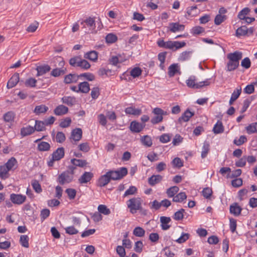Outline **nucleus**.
I'll list each match as a JSON object with an SVG mask.
<instances>
[{
	"mask_svg": "<svg viewBox=\"0 0 257 257\" xmlns=\"http://www.w3.org/2000/svg\"><path fill=\"white\" fill-rule=\"evenodd\" d=\"M143 200L140 197H134L129 199L127 202V206L130 209L131 213L135 214L137 210L141 209Z\"/></svg>",
	"mask_w": 257,
	"mask_h": 257,
	"instance_id": "nucleus-1",
	"label": "nucleus"
},
{
	"mask_svg": "<svg viewBox=\"0 0 257 257\" xmlns=\"http://www.w3.org/2000/svg\"><path fill=\"white\" fill-rule=\"evenodd\" d=\"M110 180H117L122 179L127 174V170L125 167L120 168L117 170H110L106 172Z\"/></svg>",
	"mask_w": 257,
	"mask_h": 257,
	"instance_id": "nucleus-2",
	"label": "nucleus"
},
{
	"mask_svg": "<svg viewBox=\"0 0 257 257\" xmlns=\"http://www.w3.org/2000/svg\"><path fill=\"white\" fill-rule=\"evenodd\" d=\"M65 155L64 149L63 147L58 148L52 154L51 159L48 162V166L52 167L55 161H58L62 159Z\"/></svg>",
	"mask_w": 257,
	"mask_h": 257,
	"instance_id": "nucleus-3",
	"label": "nucleus"
},
{
	"mask_svg": "<svg viewBox=\"0 0 257 257\" xmlns=\"http://www.w3.org/2000/svg\"><path fill=\"white\" fill-rule=\"evenodd\" d=\"M73 179V176L66 171L59 175L58 181L61 185L70 183Z\"/></svg>",
	"mask_w": 257,
	"mask_h": 257,
	"instance_id": "nucleus-4",
	"label": "nucleus"
},
{
	"mask_svg": "<svg viewBox=\"0 0 257 257\" xmlns=\"http://www.w3.org/2000/svg\"><path fill=\"white\" fill-rule=\"evenodd\" d=\"M186 43L184 42L179 41H169L166 42L165 48L169 49L172 50H176L185 46Z\"/></svg>",
	"mask_w": 257,
	"mask_h": 257,
	"instance_id": "nucleus-5",
	"label": "nucleus"
},
{
	"mask_svg": "<svg viewBox=\"0 0 257 257\" xmlns=\"http://www.w3.org/2000/svg\"><path fill=\"white\" fill-rule=\"evenodd\" d=\"M10 200L14 204L20 205L25 202L26 197L21 194L13 193L10 195Z\"/></svg>",
	"mask_w": 257,
	"mask_h": 257,
	"instance_id": "nucleus-6",
	"label": "nucleus"
},
{
	"mask_svg": "<svg viewBox=\"0 0 257 257\" xmlns=\"http://www.w3.org/2000/svg\"><path fill=\"white\" fill-rule=\"evenodd\" d=\"M242 57V53L240 51H235L233 53H228L227 55V58L233 61L234 62H237L239 63V60L241 59Z\"/></svg>",
	"mask_w": 257,
	"mask_h": 257,
	"instance_id": "nucleus-7",
	"label": "nucleus"
},
{
	"mask_svg": "<svg viewBox=\"0 0 257 257\" xmlns=\"http://www.w3.org/2000/svg\"><path fill=\"white\" fill-rule=\"evenodd\" d=\"M242 210V208L236 202L230 205L229 207L230 213L236 216H238L241 214Z\"/></svg>",
	"mask_w": 257,
	"mask_h": 257,
	"instance_id": "nucleus-8",
	"label": "nucleus"
},
{
	"mask_svg": "<svg viewBox=\"0 0 257 257\" xmlns=\"http://www.w3.org/2000/svg\"><path fill=\"white\" fill-rule=\"evenodd\" d=\"M185 26L179 23H171L169 24V29L173 33L182 31L184 30Z\"/></svg>",
	"mask_w": 257,
	"mask_h": 257,
	"instance_id": "nucleus-9",
	"label": "nucleus"
},
{
	"mask_svg": "<svg viewBox=\"0 0 257 257\" xmlns=\"http://www.w3.org/2000/svg\"><path fill=\"white\" fill-rule=\"evenodd\" d=\"M82 131L80 128H76L72 130L71 134L70 139L74 141H79L82 138Z\"/></svg>",
	"mask_w": 257,
	"mask_h": 257,
	"instance_id": "nucleus-10",
	"label": "nucleus"
},
{
	"mask_svg": "<svg viewBox=\"0 0 257 257\" xmlns=\"http://www.w3.org/2000/svg\"><path fill=\"white\" fill-rule=\"evenodd\" d=\"M19 79V74L18 73H15L8 82V88H12L15 86L18 83Z\"/></svg>",
	"mask_w": 257,
	"mask_h": 257,
	"instance_id": "nucleus-11",
	"label": "nucleus"
},
{
	"mask_svg": "<svg viewBox=\"0 0 257 257\" xmlns=\"http://www.w3.org/2000/svg\"><path fill=\"white\" fill-rule=\"evenodd\" d=\"M193 116V112L190 111L189 109H187L180 116L178 122L180 124H182L183 122H187L189 120L190 118Z\"/></svg>",
	"mask_w": 257,
	"mask_h": 257,
	"instance_id": "nucleus-12",
	"label": "nucleus"
},
{
	"mask_svg": "<svg viewBox=\"0 0 257 257\" xmlns=\"http://www.w3.org/2000/svg\"><path fill=\"white\" fill-rule=\"evenodd\" d=\"M93 177V174L92 173L90 172H85L78 179V181L80 184L86 183L90 181Z\"/></svg>",
	"mask_w": 257,
	"mask_h": 257,
	"instance_id": "nucleus-13",
	"label": "nucleus"
},
{
	"mask_svg": "<svg viewBox=\"0 0 257 257\" xmlns=\"http://www.w3.org/2000/svg\"><path fill=\"white\" fill-rule=\"evenodd\" d=\"M79 78V75L76 74H69L67 75L64 78V82L66 84H69L71 83H75Z\"/></svg>",
	"mask_w": 257,
	"mask_h": 257,
	"instance_id": "nucleus-14",
	"label": "nucleus"
},
{
	"mask_svg": "<svg viewBox=\"0 0 257 257\" xmlns=\"http://www.w3.org/2000/svg\"><path fill=\"white\" fill-rule=\"evenodd\" d=\"M145 125L134 121L131 123L130 130L135 133H139L143 129Z\"/></svg>",
	"mask_w": 257,
	"mask_h": 257,
	"instance_id": "nucleus-15",
	"label": "nucleus"
},
{
	"mask_svg": "<svg viewBox=\"0 0 257 257\" xmlns=\"http://www.w3.org/2000/svg\"><path fill=\"white\" fill-rule=\"evenodd\" d=\"M68 111V108L63 105H59L54 110V113L56 115H62L66 114Z\"/></svg>",
	"mask_w": 257,
	"mask_h": 257,
	"instance_id": "nucleus-16",
	"label": "nucleus"
},
{
	"mask_svg": "<svg viewBox=\"0 0 257 257\" xmlns=\"http://www.w3.org/2000/svg\"><path fill=\"white\" fill-rule=\"evenodd\" d=\"M179 72V66L178 64L174 63L171 65L168 68V74L169 77H171L174 76L177 73Z\"/></svg>",
	"mask_w": 257,
	"mask_h": 257,
	"instance_id": "nucleus-17",
	"label": "nucleus"
},
{
	"mask_svg": "<svg viewBox=\"0 0 257 257\" xmlns=\"http://www.w3.org/2000/svg\"><path fill=\"white\" fill-rule=\"evenodd\" d=\"M163 177L160 175H152L148 179V183L151 186H154L162 180Z\"/></svg>",
	"mask_w": 257,
	"mask_h": 257,
	"instance_id": "nucleus-18",
	"label": "nucleus"
},
{
	"mask_svg": "<svg viewBox=\"0 0 257 257\" xmlns=\"http://www.w3.org/2000/svg\"><path fill=\"white\" fill-rule=\"evenodd\" d=\"M110 178L106 173L104 175H102L98 180V186L100 187H104L109 183L110 182Z\"/></svg>",
	"mask_w": 257,
	"mask_h": 257,
	"instance_id": "nucleus-19",
	"label": "nucleus"
},
{
	"mask_svg": "<svg viewBox=\"0 0 257 257\" xmlns=\"http://www.w3.org/2000/svg\"><path fill=\"white\" fill-rule=\"evenodd\" d=\"M171 221V218L169 217L161 216L160 217V222L161 223V227L163 230H167L170 227V225H168Z\"/></svg>",
	"mask_w": 257,
	"mask_h": 257,
	"instance_id": "nucleus-20",
	"label": "nucleus"
},
{
	"mask_svg": "<svg viewBox=\"0 0 257 257\" xmlns=\"http://www.w3.org/2000/svg\"><path fill=\"white\" fill-rule=\"evenodd\" d=\"M35 132L34 127L30 125H28L26 127H23L21 130V135L23 137L27 136L33 134Z\"/></svg>",
	"mask_w": 257,
	"mask_h": 257,
	"instance_id": "nucleus-21",
	"label": "nucleus"
},
{
	"mask_svg": "<svg viewBox=\"0 0 257 257\" xmlns=\"http://www.w3.org/2000/svg\"><path fill=\"white\" fill-rule=\"evenodd\" d=\"M210 80V79H207L203 81L196 82V79L195 78V76H194V89H200L204 86L209 85L210 84V82L209 81Z\"/></svg>",
	"mask_w": 257,
	"mask_h": 257,
	"instance_id": "nucleus-22",
	"label": "nucleus"
},
{
	"mask_svg": "<svg viewBox=\"0 0 257 257\" xmlns=\"http://www.w3.org/2000/svg\"><path fill=\"white\" fill-rule=\"evenodd\" d=\"M224 128L222 122L218 120L213 128V132L215 134H218L224 132Z\"/></svg>",
	"mask_w": 257,
	"mask_h": 257,
	"instance_id": "nucleus-23",
	"label": "nucleus"
},
{
	"mask_svg": "<svg viewBox=\"0 0 257 257\" xmlns=\"http://www.w3.org/2000/svg\"><path fill=\"white\" fill-rule=\"evenodd\" d=\"M85 59H88L92 61L95 62L98 59V53L95 51H91L87 52L84 55Z\"/></svg>",
	"mask_w": 257,
	"mask_h": 257,
	"instance_id": "nucleus-24",
	"label": "nucleus"
},
{
	"mask_svg": "<svg viewBox=\"0 0 257 257\" xmlns=\"http://www.w3.org/2000/svg\"><path fill=\"white\" fill-rule=\"evenodd\" d=\"M90 90L89 84L86 82H82L78 84V91L82 93H86Z\"/></svg>",
	"mask_w": 257,
	"mask_h": 257,
	"instance_id": "nucleus-25",
	"label": "nucleus"
},
{
	"mask_svg": "<svg viewBox=\"0 0 257 257\" xmlns=\"http://www.w3.org/2000/svg\"><path fill=\"white\" fill-rule=\"evenodd\" d=\"M63 103L72 106L76 103V98L74 96H64L61 99Z\"/></svg>",
	"mask_w": 257,
	"mask_h": 257,
	"instance_id": "nucleus-26",
	"label": "nucleus"
},
{
	"mask_svg": "<svg viewBox=\"0 0 257 257\" xmlns=\"http://www.w3.org/2000/svg\"><path fill=\"white\" fill-rule=\"evenodd\" d=\"M46 125L44 121L36 120L35 121V125L34 127V130L37 132H42L46 130Z\"/></svg>",
	"mask_w": 257,
	"mask_h": 257,
	"instance_id": "nucleus-27",
	"label": "nucleus"
},
{
	"mask_svg": "<svg viewBox=\"0 0 257 257\" xmlns=\"http://www.w3.org/2000/svg\"><path fill=\"white\" fill-rule=\"evenodd\" d=\"M51 70V67L48 65L41 66L37 68V76L42 75Z\"/></svg>",
	"mask_w": 257,
	"mask_h": 257,
	"instance_id": "nucleus-28",
	"label": "nucleus"
},
{
	"mask_svg": "<svg viewBox=\"0 0 257 257\" xmlns=\"http://www.w3.org/2000/svg\"><path fill=\"white\" fill-rule=\"evenodd\" d=\"M125 112L126 114L139 115L141 114L142 110L140 109H137L133 107H128L125 108Z\"/></svg>",
	"mask_w": 257,
	"mask_h": 257,
	"instance_id": "nucleus-29",
	"label": "nucleus"
},
{
	"mask_svg": "<svg viewBox=\"0 0 257 257\" xmlns=\"http://www.w3.org/2000/svg\"><path fill=\"white\" fill-rule=\"evenodd\" d=\"M50 149V145L46 142H41L38 145V150L41 152L48 151Z\"/></svg>",
	"mask_w": 257,
	"mask_h": 257,
	"instance_id": "nucleus-30",
	"label": "nucleus"
},
{
	"mask_svg": "<svg viewBox=\"0 0 257 257\" xmlns=\"http://www.w3.org/2000/svg\"><path fill=\"white\" fill-rule=\"evenodd\" d=\"M10 170L4 165L0 166V178L2 179H6L9 176Z\"/></svg>",
	"mask_w": 257,
	"mask_h": 257,
	"instance_id": "nucleus-31",
	"label": "nucleus"
},
{
	"mask_svg": "<svg viewBox=\"0 0 257 257\" xmlns=\"http://www.w3.org/2000/svg\"><path fill=\"white\" fill-rule=\"evenodd\" d=\"M179 188L176 186H172L168 188L166 193L169 197H173L179 191Z\"/></svg>",
	"mask_w": 257,
	"mask_h": 257,
	"instance_id": "nucleus-32",
	"label": "nucleus"
},
{
	"mask_svg": "<svg viewBox=\"0 0 257 257\" xmlns=\"http://www.w3.org/2000/svg\"><path fill=\"white\" fill-rule=\"evenodd\" d=\"M71 163L74 165L80 167H83L86 166L87 164L86 160H79L76 159H72L71 160Z\"/></svg>",
	"mask_w": 257,
	"mask_h": 257,
	"instance_id": "nucleus-33",
	"label": "nucleus"
},
{
	"mask_svg": "<svg viewBox=\"0 0 257 257\" xmlns=\"http://www.w3.org/2000/svg\"><path fill=\"white\" fill-rule=\"evenodd\" d=\"M247 28L246 26H242L238 28L236 31V35L237 37L247 35Z\"/></svg>",
	"mask_w": 257,
	"mask_h": 257,
	"instance_id": "nucleus-34",
	"label": "nucleus"
},
{
	"mask_svg": "<svg viewBox=\"0 0 257 257\" xmlns=\"http://www.w3.org/2000/svg\"><path fill=\"white\" fill-rule=\"evenodd\" d=\"M66 68H55L51 71V75L54 77H58L66 73Z\"/></svg>",
	"mask_w": 257,
	"mask_h": 257,
	"instance_id": "nucleus-35",
	"label": "nucleus"
},
{
	"mask_svg": "<svg viewBox=\"0 0 257 257\" xmlns=\"http://www.w3.org/2000/svg\"><path fill=\"white\" fill-rule=\"evenodd\" d=\"M48 110V107L45 105H37L36 106L34 112L36 114L44 113Z\"/></svg>",
	"mask_w": 257,
	"mask_h": 257,
	"instance_id": "nucleus-36",
	"label": "nucleus"
},
{
	"mask_svg": "<svg viewBox=\"0 0 257 257\" xmlns=\"http://www.w3.org/2000/svg\"><path fill=\"white\" fill-rule=\"evenodd\" d=\"M110 64L116 66L118 63H122L123 60L121 58L120 55L113 56L109 60Z\"/></svg>",
	"mask_w": 257,
	"mask_h": 257,
	"instance_id": "nucleus-37",
	"label": "nucleus"
},
{
	"mask_svg": "<svg viewBox=\"0 0 257 257\" xmlns=\"http://www.w3.org/2000/svg\"><path fill=\"white\" fill-rule=\"evenodd\" d=\"M246 130L248 134L257 133V122L249 124L246 127Z\"/></svg>",
	"mask_w": 257,
	"mask_h": 257,
	"instance_id": "nucleus-38",
	"label": "nucleus"
},
{
	"mask_svg": "<svg viewBox=\"0 0 257 257\" xmlns=\"http://www.w3.org/2000/svg\"><path fill=\"white\" fill-rule=\"evenodd\" d=\"M133 234L137 237H142L145 234V230L141 227H136L133 230Z\"/></svg>",
	"mask_w": 257,
	"mask_h": 257,
	"instance_id": "nucleus-39",
	"label": "nucleus"
},
{
	"mask_svg": "<svg viewBox=\"0 0 257 257\" xmlns=\"http://www.w3.org/2000/svg\"><path fill=\"white\" fill-rule=\"evenodd\" d=\"M186 198L187 196L184 192H180L173 197V201L175 202H181Z\"/></svg>",
	"mask_w": 257,
	"mask_h": 257,
	"instance_id": "nucleus-40",
	"label": "nucleus"
},
{
	"mask_svg": "<svg viewBox=\"0 0 257 257\" xmlns=\"http://www.w3.org/2000/svg\"><path fill=\"white\" fill-rule=\"evenodd\" d=\"M84 23L90 27V30H93L95 29V20L93 18L89 17L84 21H82L81 24L83 25Z\"/></svg>",
	"mask_w": 257,
	"mask_h": 257,
	"instance_id": "nucleus-41",
	"label": "nucleus"
},
{
	"mask_svg": "<svg viewBox=\"0 0 257 257\" xmlns=\"http://www.w3.org/2000/svg\"><path fill=\"white\" fill-rule=\"evenodd\" d=\"M250 12V9L247 8H243L241 11H240L238 14L237 17L239 19L241 20H244V19L246 18V15H248Z\"/></svg>",
	"mask_w": 257,
	"mask_h": 257,
	"instance_id": "nucleus-42",
	"label": "nucleus"
},
{
	"mask_svg": "<svg viewBox=\"0 0 257 257\" xmlns=\"http://www.w3.org/2000/svg\"><path fill=\"white\" fill-rule=\"evenodd\" d=\"M239 66V63L229 60L226 64V70L232 71L235 70Z\"/></svg>",
	"mask_w": 257,
	"mask_h": 257,
	"instance_id": "nucleus-43",
	"label": "nucleus"
},
{
	"mask_svg": "<svg viewBox=\"0 0 257 257\" xmlns=\"http://www.w3.org/2000/svg\"><path fill=\"white\" fill-rule=\"evenodd\" d=\"M97 209L100 214H103L105 215H109L111 212L110 209L105 205H99L98 206Z\"/></svg>",
	"mask_w": 257,
	"mask_h": 257,
	"instance_id": "nucleus-44",
	"label": "nucleus"
},
{
	"mask_svg": "<svg viewBox=\"0 0 257 257\" xmlns=\"http://www.w3.org/2000/svg\"><path fill=\"white\" fill-rule=\"evenodd\" d=\"M29 237L27 235H22L20 236V242L21 245L26 248L29 247Z\"/></svg>",
	"mask_w": 257,
	"mask_h": 257,
	"instance_id": "nucleus-45",
	"label": "nucleus"
},
{
	"mask_svg": "<svg viewBox=\"0 0 257 257\" xmlns=\"http://www.w3.org/2000/svg\"><path fill=\"white\" fill-rule=\"evenodd\" d=\"M14 118L15 114L12 111H9L4 115V119L6 122H11L14 120Z\"/></svg>",
	"mask_w": 257,
	"mask_h": 257,
	"instance_id": "nucleus-46",
	"label": "nucleus"
},
{
	"mask_svg": "<svg viewBox=\"0 0 257 257\" xmlns=\"http://www.w3.org/2000/svg\"><path fill=\"white\" fill-rule=\"evenodd\" d=\"M137 191L138 189L135 186H131L127 190H126L123 195V197H125L128 195H135L137 193Z\"/></svg>",
	"mask_w": 257,
	"mask_h": 257,
	"instance_id": "nucleus-47",
	"label": "nucleus"
},
{
	"mask_svg": "<svg viewBox=\"0 0 257 257\" xmlns=\"http://www.w3.org/2000/svg\"><path fill=\"white\" fill-rule=\"evenodd\" d=\"M172 164L174 168H180L183 166V162L180 158L176 157L172 161Z\"/></svg>",
	"mask_w": 257,
	"mask_h": 257,
	"instance_id": "nucleus-48",
	"label": "nucleus"
},
{
	"mask_svg": "<svg viewBox=\"0 0 257 257\" xmlns=\"http://www.w3.org/2000/svg\"><path fill=\"white\" fill-rule=\"evenodd\" d=\"M225 15H221L220 14L217 15L214 19V23L216 25H220L226 19Z\"/></svg>",
	"mask_w": 257,
	"mask_h": 257,
	"instance_id": "nucleus-49",
	"label": "nucleus"
},
{
	"mask_svg": "<svg viewBox=\"0 0 257 257\" xmlns=\"http://www.w3.org/2000/svg\"><path fill=\"white\" fill-rule=\"evenodd\" d=\"M143 144L147 147H150L152 145L151 138L148 136H145L141 139Z\"/></svg>",
	"mask_w": 257,
	"mask_h": 257,
	"instance_id": "nucleus-50",
	"label": "nucleus"
},
{
	"mask_svg": "<svg viewBox=\"0 0 257 257\" xmlns=\"http://www.w3.org/2000/svg\"><path fill=\"white\" fill-rule=\"evenodd\" d=\"M16 163V159L14 157H12L8 160L7 163L4 166H6V167H7L9 170H11L13 169Z\"/></svg>",
	"mask_w": 257,
	"mask_h": 257,
	"instance_id": "nucleus-51",
	"label": "nucleus"
},
{
	"mask_svg": "<svg viewBox=\"0 0 257 257\" xmlns=\"http://www.w3.org/2000/svg\"><path fill=\"white\" fill-rule=\"evenodd\" d=\"M105 40L107 43H113L116 41L117 38L115 35L110 33L106 35Z\"/></svg>",
	"mask_w": 257,
	"mask_h": 257,
	"instance_id": "nucleus-52",
	"label": "nucleus"
},
{
	"mask_svg": "<svg viewBox=\"0 0 257 257\" xmlns=\"http://www.w3.org/2000/svg\"><path fill=\"white\" fill-rule=\"evenodd\" d=\"M242 173V171L240 169H236L233 171L231 174L228 173L227 174V178H234L239 176Z\"/></svg>",
	"mask_w": 257,
	"mask_h": 257,
	"instance_id": "nucleus-53",
	"label": "nucleus"
},
{
	"mask_svg": "<svg viewBox=\"0 0 257 257\" xmlns=\"http://www.w3.org/2000/svg\"><path fill=\"white\" fill-rule=\"evenodd\" d=\"M31 184L33 189L37 193H39L42 192V190L41 185L37 180H35L32 181Z\"/></svg>",
	"mask_w": 257,
	"mask_h": 257,
	"instance_id": "nucleus-54",
	"label": "nucleus"
},
{
	"mask_svg": "<svg viewBox=\"0 0 257 257\" xmlns=\"http://www.w3.org/2000/svg\"><path fill=\"white\" fill-rule=\"evenodd\" d=\"M247 141V138L245 136H241L239 137V139L237 140L236 139H234L233 141V143L236 146H241L245 142Z\"/></svg>",
	"mask_w": 257,
	"mask_h": 257,
	"instance_id": "nucleus-55",
	"label": "nucleus"
},
{
	"mask_svg": "<svg viewBox=\"0 0 257 257\" xmlns=\"http://www.w3.org/2000/svg\"><path fill=\"white\" fill-rule=\"evenodd\" d=\"M79 78L84 77L85 79L88 81H93L95 79L94 75L90 73H84L79 75Z\"/></svg>",
	"mask_w": 257,
	"mask_h": 257,
	"instance_id": "nucleus-56",
	"label": "nucleus"
},
{
	"mask_svg": "<svg viewBox=\"0 0 257 257\" xmlns=\"http://www.w3.org/2000/svg\"><path fill=\"white\" fill-rule=\"evenodd\" d=\"M65 136L63 132H59L57 133L56 140L57 143H62L65 141Z\"/></svg>",
	"mask_w": 257,
	"mask_h": 257,
	"instance_id": "nucleus-57",
	"label": "nucleus"
},
{
	"mask_svg": "<svg viewBox=\"0 0 257 257\" xmlns=\"http://www.w3.org/2000/svg\"><path fill=\"white\" fill-rule=\"evenodd\" d=\"M98 121L100 124L102 126H105L107 124L106 117L104 114L101 113L99 114L97 116Z\"/></svg>",
	"mask_w": 257,
	"mask_h": 257,
	"instance_id": "nucleus-58",
	"label": "nucleus"
},
{
	"mask_svg": "<svg viewBox=\"0 0 257 257\" xmlns=\"http://www.w3.org/2000/svg\"><path fill=\"white\" fill-rule=\"evenodd\" d=\"M36 79L33 78H30L26 80L25 84L27 87H34L36 86Z\"/></svg>",
	"mask_w": 257,
	"mask_h": 257,
	"instance_id": "nucleus-59",
	"label": "nucleus"
},
{
	"mask_svg": "<svg viewBox=\"0 0 257 257\" xmlns=\"http://www.w3.org/2000/svg\"><path fill=\"white\" fill-rule=\"evenodd\" d=\"M131 75L134 78L139 77L142 73V70L139 67H135L131 71Z\"/></svg>",
	"mask_w": 257,
	"mask_h": 257,
	"instance_id": "nucleus-60",
	"label": "nucleus"
},
{
	"mask_svg": "<svg viewBox=\"0 0 257 257\" xmlns=\"http://www.w3.org/2000/svg\"><path fill=\"white\" fill-rule=\"evenodd\" d=\"M212 194V189L209 187H206L203 189L202 191V195L204 198L208 199L210 197Z\"/></svg>",
	"mask_w": 257,
	"mask_h": 257,
	"instance_id": "nucleus-61",
	"label": "nucleus"
},
{
	"mask_svg": "<svg viewBox=\"0 0 257 257\" xmlns=\"http://www.w3.org/2000/svg\"><path fill=\"white\" fill-rule=\"evenodd\" d=\"M254 91V84H250L246 86L243 89V92L246 94H250Z\"/></svg>",
	"mask_w": 257,
	"mask_h": 257,
	"instance_id": "nucleus-62",
	"label": "nucleus"
},
{
	"mask_svg": "<svg viewBox=\"0 0 257 257\" xmlns=\"http://www.w3.org/2000/svg\"><path fill=\"white\" fill-rule=\"evenodd\" d=\"M251 62L248 57H245L241 62V66L245 69H248L250 67Z\"/></svg>",
	"mask_w": 257,
	"mask_h": 257,
	"instance_id": "nucleus-63",
	"label": "nucleus"
},
{
	"mask_svg": "<svg viewBox=\"0 0 257 257\" xmlns=\"http://www.w3.org/2000/svg\"><path fill=\"white\" fill-rule=\"evenodd\" d=\"M71 122V119L69 117H66L62 120L60 123V126L62 128H65L69 126Z\"/></svg>",
	"mask_w": 257,
	"mask_h": 257,
	"instance_id": "nucleus-64",
	"label": "nucleus"
}]
</instances>
